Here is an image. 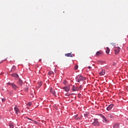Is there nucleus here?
<instances>
[{
	"label": "nucleus",
	"instance_id": "1",
	"mask_svg": "<svg viewBox=\"0 0 128 128\" xmlns=\"http://www.w3.org/2000/svg\"><path fill=\"white\" fill-rule=\"evenodd\" d=\"M76 81H77L78 82H80L82 80H85L86 77H82L80 75H78V76H76Z\"/></svg>",
	"mask_w": 128,
	"mask_h": 128
},
{
	"label": "nucleus",
	"instance_id": "2",
	"mask_svg": "<svg viewBox=\"0 0 128 128\" xmlns=\"http://www.w3.org/2000/svg\"><path fill=\"white\" fill-rule=\"evenodd\" d=\"M92 124L95 126H99L100 122H98V118L94 119V122L92 123Z\"/></svg>",
	"mask_w": 128,
	"mask_h": 128
},
{
	"label": "nucleus",
	"instance_id": "3",
	"mask_svg": "<svg viewBox=\"0 0 128 128\" xmlns=\"http://www.w3.org/2000/svg\"><path fill=\"white\" fill-rule=\"evenodd\" d=\"M7 84H8V86H11L13 90H16L18 88V86H16V84L14 83L8 82L7 83Z\"/></svg>",
	"mask_w": 128,
	"mask_h": 128
},
{
	"label": "nucleus",
	"instance_id": "4",
	"mask_svg": "<svg viewBox=\"0 0 128 128\" xmlns=\"http://www.w3.org/2000/svg\"><path fill=\"white\" fill-rule=\"evenodd\" d=\"M14 110V112H16V114L17 116H18L20 114V109L18 108L17 106H15Z\"/></svg>",
	"mask_w": 128,
	"mask_h": 128
},
{
	"label": "nucleus",
	"instance_id": "5",
	"mask_svg": "<svg viewBox=\"0 0 128 128\" xmlns=\"http://www.w3.org/2000/svg\"><path fill=\"white\" fill-rule=\"evenodd\" d=\"M102 116V118H103L102 122H104V124H108L110 122V121L106 118L104 116H102V114H100Z\"/></svg>",
	"mask_w": 128,
	"mask_h": 128
},
{
	"label": "nucleus",
	"instance_id": "6",
	"mask_svg": "<svg viewBox=\"0 0 128 128\" xmlns=\"http://www.w3.org/2000/svg\"><path fill=\"white\" fill-rule=\"evenodd\" d=\"M63 90H65L67 92H70V86L63 87Z\"/></svg>",
	"mask_w": 128,
	"mask_h": 128
},
{
	"label": "nucleus",
	"instance_id": "7",
	"mask_svg": "<svg viewBox=\"0 0 128 128\" xmlns=\"http://www.w3.org/2000/svg\"><path fill=\"white\" fill-rule=\"evenodd\" d=\"M114 50L115 52V54H118L120 50V47L116 48Z\"/></svg>",
	"mask_w": 128,
	"mask_h": 128
},
{
	"label": "nucleus",
	"instance_id": "8",
	"mask_svg": "<svg viewBox=\"0 0 128 128\" xmlns=\"http://www.w3.org/2000/svg\"><path fill=\"white\" fill-rule=\"evenodd\" d=\"M72 92H78V86H73L72 88Z\"/></svg>",
	"mask_w": 128,
	"mask_h": 128
},
{
	"label": "nucleus",
	"instance_id": "9",
	"mask_svg": "<svg viewBox=\"0 0 128 128\" xmlns=\"http://www.w3.org/2000/svg\"><path fill=\"white\" fill-rule=\"evenodd\" d=\"M65 56L70 58H73L74 56V54H72V52L65 54Z\"/></svg>",
	"mask_w": 128,
	"mask_h": 128
},
{
	"label": "nucleus",
	"instance_id": "10",
	"mask_svg": "<svg viewBox=\"0 0 128 128\" xmlns=\"http://www.w3.org/2000/svg\"><path fill=\"white\" fill-rule=\"evenodd\" d=\"M113 106H114L113 104H111L109 105L106 108L107 110H112V108Z\"/></svg>",
	"mask_w": 128,
	"mask_h": 128
},
{
	"label": "nucleus",
	"instance_id": "11",
	"mask_svg": "<svg viewBox=\"0 0 128 128\" xmlns=\"http://www.w3.org/2000/svg\"><path fill=\"white\" fill-rule=\"evenodd\" d=\"M50 92L52 94L53 96H56V91L52 89V88H50Z\"/></svg>",
	"mask_w": 128,
	"mask_h": 128
},
{
	"label": "nucleus",
	"instance_id": "12",
	"mask_svg": "<svg viewBox=\"0 0 128 128\" xmlns=\"http://www.w3.org/2000/svg\"><path fill=\"white\" fill-rule=\"evenodd\" d=\"M102 54V52L100 50V51H98V52H96V56H100Z\"/></svg>",
	"mask_w": 128,
	"mask_h": 128
},
{
	"label": "nucleus",
	"instance_id": "13",
	"mask_svg": "<svg viewBox=\"0 0 128 128\" xmlns=\"http://www.w3.org/2000/svg\"><path fill=\"white\" fill-rule=\"evenodd\" d=\"M100 76H104L106 74V70H102V72H100Z\"/></svg>",
	"mask_w": 128,
	"mask_h": 128
},
{
	"label": "nucleus",
	"instance_id": "14",
	"mask_svg": "<svg viewBox=\"0 0 128 128\" xmlns=\"http://www.w3.org/2000/svg\"><path fill=\"white\" fill-rule=\"evenodd\" d=\"M114 128H120V124L116 123L114 125Z\"/></svg>",
	"mask_w": 128,
	"mask_h": 128
},
{
	"label": "nucleus",
	"instance_id": "15",
	"mask_svg": "<svg viewBox=\"0 0 128 128\" xmlns=\"http://www.w3.org/2000/svg\"><path fill=\"white\" fill-rule=\"evenodd\" d=\"M12 76H14V78H18V74L16 73L12 74Z\"/></svg>",
	"mask_w": 128,
	"mask_h": 128
},
{
	"label": "nucleus",
	"instance_id": "16",
	"mask_svg": "<svg viewBox=\"0 0 128 128\" xmlns=\"http://www.w3.org/2000/svg\"><path fill=\"white\" fill-rule=\"evenodd\" d=\"M18 84H19V86H22V80L20 79L18 82Z\"/></svg>",
	"mask_w": 128,
	"mask_h": 128
},
{
	"label": "nucleus",
	"instance_id": "17",
	"mask_svg": "<svg viewBox=\"0 0 128 128\" xmlns=\"http://www.w3.org/2000/svg\"><path fill=\"white\" fill-rule=\"evenodd\" d=\"M16 70V66H14L12 67L10 72H14V70Z\"/></svg>",
	"mask_w": 128,
	"mask_h": 128
},
{
	"label": "nucleus",
	"instance_id": "18",
	"mask_svg": "<svg viewBox=\"0 0 128 128\" xmlns=\"http://www.w3.org/2000/svg\"><path fill=\"white\" fill-rule=\"evenodd\" d=\"M82 118V116H80V117L78 118V114L75 117V120H80Z\"/></svg>",
	"mask_w": 128,
	"mask_h": 128
},
{
	"label": "nucleus",
	"instance_id": "19",
	"mask_svg": "<svg viewBox=\"0 0 128 128\" xmlns=\"http://www.w3.org/2000/svg\"><path fill=\"white\" fill-rule=\"evenodd\" d=\"M106 48V54H110V48H108V47H107Z\"/></svg>",
	"mask_w": 128,
	"mask_h": 128
},
{
	"label": "nucleus",
	"instance_id": "20",
	"mask_svg": "<svg viewBox=\"0 0 128 128\" xmlns=\"http://www.w3.org/2000/svg\"><path fill=\"white\" fill-rule=\"evenodd\" d=\"M9 126L10 128H14V124H12V123L10 124Z\"/></svg>",
	"mask_w": 128,
	"mask_h": 128
},
{
	"label": "nucleus",
	"instance_id": "21",
	"mask_svg": "<svg viewBox=\"0 0 128 128\" xmlns=\"http://www.w3.org/2000/svg\"><path fill=\"white\" fill-rule=\"evenodd\" d=\"M38 85L39 88H40V86H42V82H40L38 84Z\"/></svg>",
	"mask_w": 128,
	"mask_h": 128
},
{
	"label": "nucleus",
	"instance_id": "22",
	"mask_svg": "<svg viewBox=\"0 0 128 128\" xmlns=\"http://www.w3.org/2000/svg\"><path fill=\"white\" fill-rule=\"evenodd\" d=\"M108 117L110 118H114V116H112V114H108Z\"/></svg>",
	"mask_w": 128,
	"mask_h": 128
},
{
	"label": "nucleus",
	"instance_id": "23",
	"mask_svg": "<svg viewBox=\"0 0 128 128\" xmlns=\"http://www.w3.org/2000/svg\"><path fill=\"white\" fill-rule=\"evenodd\" d=\"M78 66L76 65V66H74V70H78Z\"/></svg>",
	"mask_w": 128,
	"mask_h": 128
},
{
	"label": "nucleus",
	"instance_id": "24",
	"mask_svg": "<svg viewBox=\"0 0 128 128\" xmlns=\"http://www.w3.org/2000/svg\"><path fill=\"white\" fill-rule=\"evenodd\" d=\"M27 106H32V102H29L28 103Z\"/></svg>",
	"mask_w": 128,
	"mask_h": 128
},
{
	"label": "nucleus",
	"instance_id": "25",
	"mask_svg": "<svg viewBox=\"0 0 128 128\" xmlns=\"http://www.w3.org/2000/svg\"><path fill=\"white\" fill-rule=\"evenodd\" d=\"M48 74H49V76H51V74H52V72H48Z\"/></svg>",
	"mask_w": 128,
	"mask_h": 128
},
{
	"label": "nucleus",
	"instance_id": "26",
	"mask_svg": "<svg viewBox=\"0 0 128 128\" xmlns=\"http://www.w3.org/2000/svg\"><path fill=\"white\" fill-rule=\"evenodd\" d=\"M32 122H34V124H38V122H36V121H34V120H32Z\"/></svg>",
	"mask_w": 128,
	"mask_h": 128
},
{
	"label": "nucleus",
	"instance_id": "27",
	"mask_svg": "<svg viewBox=\"0 0 128 128\" xmlns=\"http://www.w3.org/2000/svg\"><path fill=\"white\" fill-rule=\"evenodd\" d=\"M2 102H6V99L5 98H2Z\"/></svg>",
	"mask_w": 128,
	"mask_h": 128
},
{
	"label": "nucleus",
	"instance_id": "28",
	"mask_svg": "<svg viewBox=\"0 0 128 128\" xmlns=\"http://www.w3.org/2000/svg\"><path fill=\"white\" fill-rule=\"evenodd\" d=\"M111 44H112V46H116V44L114 43H111Z\"/></svg>",
	"mask_w": 128,
	"mask_h": 128
},
{
	"label": "nucleus",
	"instance_id": "29",
	"mask_svg": "<svg viewBox=\"0 0 128 128\" xmlns=\"http://www.w3.org/2000/svg\"><path fill=\"white\" fill-rule=\"evenodd\" d=\"M88 68H89V70H90V68H92V67L89 66H88Z\"/></svg>",
	"mask_w": 128,
	"mask_h": 128
},
{
	"label": "nucleus",
	"instance_id": "30",
	"mask_svg": "<svg viewBox=\"0 0 128 128\" xmlns=\"http://www.w3.org/2000/svg\"><path fill=\"white\" fill-rule=\"evenodd\" d=\"M84 116L85 118H86V116H88V114H84Z\"/></svg>",
	"mask_w": 128,
	"mask_h": 128
},
{
	"label": "nucleus",
	"instance_id": "31",
	"mask_svg": "<svg viewBox=\"0 0 128 128\" xmlns=\"http://www.w3.org/2000/svg\"><path fill=\"white\" fill-rule=\"evenodd\" d=\"M116 64L114 62L113 64V66H116Z\"/></svg>",
	"mask_w": 128,
	"mask_h": 128
},
{
	"label": "nucleus",
	"instance_id": "32",
	"mask_svg": "<svg viewBox=\"0 0 128 128\" xmlns=\"http://www.w3.org/2000/svg\"><path fill=\"white\" fill-rule=\"evenodd\" d=\"M28 120H32V119L28 118Z\"/></svg>",
	"mask_w": 128,
	"mask_h": 128
},
{
	"label": "nucleus",
	"instance_id": "33",
	"mask_svg": "<svg viewBox=\"0 0 128 128\" xmlns=\"http://www.w3.org/2000/svg\"><path fill=\"white\" fill-rule=\"evenodd\" d=\"M64 128V127H60V128Z\"/></svg>",
	"mask_w": 128,
	"mask_h": 128
},
{
	"label": "nucleus",
	"instance_id": "34",
	"mask_svg": "<svg viewBox=\"0 0 128 128\" xmlns=\"http://www.w3.org/2000/svg\"><path fill=\"white\" fill-rule=\"evenodd\" d=\"M80 88H82V86H80Z\"/></svg>",
	"mask_w": 128,
	"mask_h": 128
},
{
	"label": "nucleus",
	"instance_id": "35",
	"mask_svg": "<svg viewBox=\"0 0 128 128\" xmlns=\"http://www.w3.org/2000/svg\"><path fill=\"white\" fill-rule=\"evenodd\" d=\"M127 120H128V118H127Z\"/></svg>",
	"mask_w": 128,
	"mask_h": 128
}]
</instances>
